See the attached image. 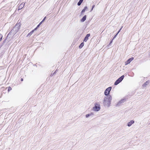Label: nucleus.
Segmentation results:
<instances>
[{"mask_svg":"<svg viewBox=\"0 0 150 150\" xmlns=\"http://www.w3.org/2000/svg\"><path fill=\"white\" fill-rule=\"evenodd\" d=\"M112 97L110 95H108L105 96L103 101V105L109 107L111 104Z\"/></svg>","mask_w":150,"mask_h":150,"instance_id":"f03ea898","label":"nucleus"},{"mask_svg":"<svg viewBox=\"0 0 150 150\" xmlns=\"http://www.w3.org/2000/svg\"><path fill=\"white\" fill-rule=\"evenodd\" d=\"M94 114L93 112H91V113L87 114L85 115V117L86 118H88L89 117H92L93 116Z\"/></svg>","mask_w":150,"mask_h":150,"instance_id":"423d86ee","label":"nucleus"},{"mask_svg":"<svg viewBox=\"0 0 150 150\" xmlns=\"http://www.w3.org/2000/svg\"><path fill=\"white\" fill-rule=\"evenodd\" d=\"M134 122V120H132L127 123V125L128 127H130Z\"/></svg>","mask_w":150,"mask_h":150,"instance_id":"6e6552de","label":"nucleus"},{"mask_svg":"<svg viewBox=\"0 0 150 150\" xmlns=\"http://www.w3.org/2000/svg\"><path fill=\"white\" fill-rule=\"evenodd\" d=\"M124 77V75H122L121 77H120V78H119L117 79V80L118 81L120 82L122 80Z\"/></svg>","mask_w":150,"mask_h":150,"instance_id":"f8f14e48","label":"nucleus"},{"mask_svg":"<svg viewBox=\"0 0 150 150\" xmlns=\"http://www.w3.org/2000/svg\"><path fill=\"white\" fill-rule=\"evenodd\" d=\"M21 81H23V79L21 78Z\"/></svg>","mask_w":150,"mask_h":150,"instance_id":"cd10ccee","label":"nucleus"},{"mask_svg":"<svg viewBox=\"0 0 150 150\" xmlns=\"http://www.w3.org/2000/svg\"><path fill=\"white\" fill-rule=\"evenodd\" d=\"M112 88L111 87H110L107 88L105 91L104 92V94L106 96H108V95L110 93V92L111 91Z\"/></svg>","mask_w":150,"mask_h":150,"instance_id":"20e7f679","label":"nucleus"},{"mask_svg":"<svg viewBox=\"0 0 150 150\" xmlns=\"http://www.w3.org/2000/svg\"><path fill=\"white\" fill-rule=\"evenodd\" d=\"M37 28H37V27L36 28H35V29H34V30H34V31L35 30H36V29H37Z\"/></svg>","mask_w":150,"mask_h":150,"instance_id":"bb28decb","label":"nucleus"},{"mask_svg":"<svg viewBox=\"0 0 150 150\" xmlns=\"http://www.w3.org/2000/svg\"><path fill=\"white\" fill-rule=\"evenodd\" d=\"M83 0H80L79 2L77 4L78 6H80L81 3L82 2Z\"/></svg>","mask_w":150,"mask_h":150,"instance_id":"dca6fc26","label":"nucleus"},{"mask_svg":"<svg viewBox=\"0 0 150 150\" xmlns=\"http://www.w3.org/2000/svg\"><path fill=\"white\" fill-rule=\"evenodd\" d=\"M25 3H22L18 6V10H20L24 6Z\"/></svg>","mask_w":150,"mask_h":150,"instance_id":"0eeeda50","label":"nucleus"},{"mask_svg":"<svg viewBox=\"0 0 150 150\" xmlns=\"http://www.w3.org/2000/svg\"><path fill=\"white\" fill-rule=\"evenodd\" d=\"M122 28V27L120 29V30H119V31H118V33H117V34H118L119 32H120V30H121Z\"/></svg>","mask_w":150,"mask_h":150,"instance_id":"b1692460","label":"nucleus"},{"mask_svg":"<svg viewBox=\"0 0 150 150\" xmlns=\"http://www.w3.org/2000/svg\"><path fill=\"white\" fill-rule=\"evenodd\" d=\"M86 16L85 15L83 17V18L81 19V21L82 22H84L86 20Z\"/></svg>","mask_w":150,"mask_h":150,"instance_id":"9b49d317","label":"nucleus"},{"mask_svg":"<svg viewBox=\"0 0 150 150\" xmlns=\"http://www.w3.org/2000/svg\"><path fill=\"white\" fill-rule=\"evenodd\" d=\"M114 39L115 38H113L112 40V41H113Z\"/></svg>","mask_w":150,"mask_h":150,"instance_id":"c85d7f7f","label":"nucleus"},{"mask_svg":"<svg viewBox=\"0 0 150 150\" xmlns=\"http://www.w3.org/2000/svg\"><path fill=\"white\" fill-rule=\"evenodd\" d=\"M95 106L93 108V111L98 112L100 109V105L99 102H96L94 103Z\"/></svg>","mask_w":150,"mask_h":150,"instance_id":"7ed1b4c3","label":"nucleus"},{"mask_svg":"<svg viewBox=\"0 0 150 150\" xmlns=\"http://www.w3.org/2000/svg\"><path fill=\"white\" fill-rule=\"evenodd\" d=\"M134 59V58L133 57H131L128 59L126 62H125V65H126L129 64Z\"/></svg>","mask_w":150,"mask_h":150,"instance_id":"39448f33","label":"nucleus"},{"mask_svg":"<svg viewBox=\"0 0 150 150\" xmlns=\"http://www.w3.org/2000/svg\"><path fill=\"white\" fill-rule=\"evenodd\" d=\"M124 100H120V101H119L117 103V106H119L121 105V104L122 103H124Z\"/></svg>","mask_w":150,"mask_h":150,"instance_id":"ddd939ff","label":"nucleus"},{"mask_svg":"<svg viewBox=\"0 0 150 150\" xmlns=\"http://www.w3.org/2000/svg\"><path fill=\"white\" fill-rule=\"evenodd\" d=\"M2 37V35L1 34H0V41L1 40Z\"/></svg>","mask_w":150,"mask_h":150,"instance_id":"6ab92c4d","label":"nucleus"},{"mask_svg":"<svg viewBox=\"0 0 150 150\" xmlns=\"http://www.w3.org/2000/svg\"><path fill=\"white\" fill-rule=\"evenodd\" d=\"M114 39L115 38H113L112 40V41H113Z\"/></svg>","mask_w":150,"mask_h":150,"instance_id":"c756f323","label":"nucleus"},{"mask_svg":"<svg viewBox=\"0 0 150 150\" xmlns=\"http://www.w3.org/2000/svg\"><path fill=\"white\" fill-rule=\"evenodd\" d=\"M149 83V81H147L145 82L142 85V87L143 88H145L146 87V86Z\"/></svg>","mask_w":150,"mask_h":150,"instance_id":"9d476101","label":"nucleus"},{"mask_svg":"<svg viewBox=\"0 0 150 150\" xmlns=\"http://www.w3.org/2000/svg\"><path fill=\"white\" fill-rule=\"evenodd\" d=\"M84 45V43L83 42H82L79 45V48L81 49V48Z\"/></svg>","mask_w":150,"mask_h":150,"instance_id":"f3484780","label":"nucleus"},{"mask_svg":"<svg viewBox=\"0 0 150 150\" xmlns=\"http://www.w3.org/2000/svg\"><path fill=\"white\" fill-rule=\"evenodd\" d=\"M95 5H93V6L92 7V9H91V11L93 9V8L95 7Z\"/></svg>","mask_w":150,"mask_h":150,"instance_id":"4be33fe9","label":"nucleus"},{"mask_svg":"<svg viewBox=\"0 0 150 150\" xmlns=\"http://www.w3.org/2000/svg\"><path fill=\"white\" fill-rule=\"evenodd\" d=\"M42 23V21H41L40 23L37 26V28H38V27Z\"/></svg>","mask_w":150,"mask_h":150,"instance_id":"412c9836","label":"nucleus"},{"mask_svg":"<svg viewBox=\"0 0 150 150\" xmlns=\"http://www.w3.org/2000/svg\"><path fill=\"white\" fill-rule=\"evenodd\" d=\"M12 90V88L11 87H9L8 89V91H9L11 90Z\"/></svg>","mask_w":150,"mask_h":150,"instance_id":"aec40b11","label":"nucleus"},{"mask_svg":"<svg viewBox=\"0 0 150 150\" xmlns=\"http://www.w3.org/2000/svg\"><path fill=\"white\" fill-rule=\"evenodd\" d=\"M87 9V6H85L83 8V10L81 11V13H82L83 12H84Z\"/></svg>","mask_w":150,"mask_h":150,"instance_id":"2eb2a0df","label":"nucleus"},{"mask_svg":"<svg viewBox=\"0 0 150 150\" xmlns=\"http://www.w3.org/2000/svg\"><path fill=\"white\" fill-rule=\"evenodd\" d=\"M112 42H113L112 40H111L110 41V44H109V45H110L111 44V43H112Z\"/></svg>","mask_w":150,"mask_h":150,"instance_id":"a878e982","label":"nucleus"},{"mask_svg":"<svg viewBox=\"0 0 150 150\" xmlns=\"http://www.w3.org/2000/svg\"><path fill=\"white\" fill-rule=\"evenodd\" d=\"M90 36V34H87L84 38L83 41L86 42L88 40V37H89Z\"/></svg>","mask_w":150,"mask_h":150,"instance_id":"1a4fd4ad","label":"nucleus"},{"mask_svg":"<svg viewBox=\"0 0 150 150\" xmlns=\"http://www.w3.org/2000/svg\"><path fill=\"white\" fill-rule=\"evenodd\" d=\"M120 82L117 80L114 83V85H117L119 83H120Z\"/></svg>","mask_w":150,"mask_h":150,"instance_id":"a211bd4d","label":"nucleus"},{"mask_svg":"<svg viewBox=\"0 0 150 150\" xmlns=\"http://www.w3.org/2000/svg\"><path fill=\"white\" fill-rule=\"evenodd\" d=\"M34 32V30H32L28 34V35H27V37H28L30 36L33 34Z\"/></svg>","mask_w":150,"mask_h":150,"instance_id":"4468645a","label":"nucleus"},{"mask_svg":"<svg viewBox=\"0 0 150 150\" xmlns=\"http://www.w3.org/2000/svg\"><path fill=\"white\" fill-rule=\"evenodd\" d=\"M118 34H117H117H116L115 35V36H114V37H113V38H115L117 36V35Z\"/></svg>","mask_w":150,"mask_h":150,"instance_id":"5701e85b","label":"nucleus"},{"mask_svg":"<svg viewBox=\"0 0 150 150\" xmlns=\"http://www.w3.org/2000/svg\"><path fill=\"white\" fill-rule=\"evenodd\" d=\"M21 25V24L20 23H17L8 35H15L18 31Z\"/></svg>","mask_w":150,"mask_h":150,"instance_id":"f257e3e1","label":"nucleus"},{"mask_svg":"<svg viewBox=\"0 0 150 150\" xmlns=\"http://www.w3.org/2000/svg\"><path fill=\"white\" fill-rule=\"evenodd\" d=\"M46 18V17H45L44 18V19H43V20L42 21V22L43 21H44L45 19Z\"/></svg>","mask_w":150,"mask_h":150,"instance_id":"393cba45","label":"nucleus"}]
</instances>
